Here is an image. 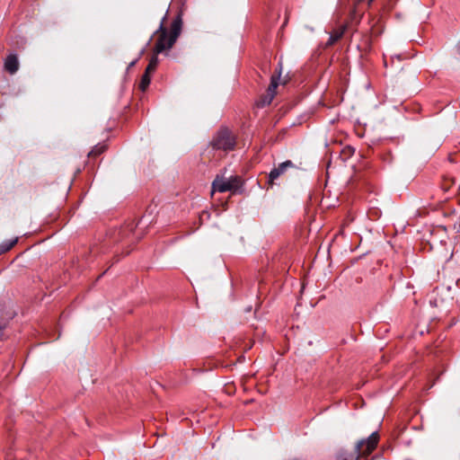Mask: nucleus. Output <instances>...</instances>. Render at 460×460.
<instances>
[{"mask_svg": "<svg viewBox=\"0 0 460 460\" xmlns=\"http://www.w3.org/2000/svg\"><path fill=\"white\" fill-rule=\"evenodd\" d=\"M4 69L11 75L15 74L19 69V61L17 56L10 54L4 60Z\"/></svg>", "mask_w": 460, "mask_h": 460, "instance_id": "nucleus-7", "label": "nucleus"}, {"mask_svg": "<svg viewBox=\"0 0 460 460\" xmlns=\"http://www.w3.org/2000/svg\"><path fill=\"white\" fill-rule=\"evenodd\" d=\"M374 0H369L368 4L370 5Z\"/></svg>", "mask_w": 460, "mask_h": 460, "instance_id": "nucleus-14", "label": "nucleus"}, {"mask_svg": "<svg viewBox=\"0 0 460 460\" xmlns=\"http://www.w3.org/2000/svg\"><path fill=\"white\" fill-rule=\"evenodd\" d=\"M157 65H158V58H157V54L155 53V55H153V57L149 60V64L146 69V72L153 73L155 70Z\"/></svg>", "mask_w": 460, "mask_h": 460, "instance_id": "nucleus-9", "label": "nucleus"}, {"mask_svg": "<svg viewBox=\"0 0 460 460\" xmlns=\"http://www.w3.org/2000/svg\"><path fill=\"white\" fill-rule=\"evenodd\" d=\"M136 61H133L130 63V66H133L135 65Z\"/></svg>", "mask_w": 460, "mask_h": 460, "instance_id": "nucleus-13", "label": "nucleus"}, {"mask_svg": "<svg viewBox=\"0 0 460 460\" xmlns=\"http://www.w3.org/2000/svg\"><path fill=\"white\" fill-rule=\"evenodd\" d=\"M343 35V31H334L330 35L327 45H332L339 40Z\"/></svg>", "mask_w": 460, "mask_h": 460, "instance_id": "nucleus-10", "label": "nucleus"}, {"mask_svg": "<svg viewBox=\"0 0 460 460\" xmlns=\"http://www.w3.org/2000/svg\"><path fill=\"white\" fill-rule=\"evenodd\" d=\"M379 440L377 432H373L367 439L359 441L356 446L358 457L367 456L376 447Z\"/></svg>", "mask_w": 460, "mask_h": 460, "instance_id": "nucleus-4", "label": "nucleus"}, {"mask_svg": "<svg viewBox=\"0 0 460 460\" xmlns=\"http://www.w3.org/2000/svg\"><path fill=\"white\" fill-rule=\"evenodd\" d=\"M242 186L241 177L234 175L229 178L217 175L212 182V194L215 191L226 192L232 191L235 192Z\"/></svg>", "mask_w": 460, "mask_h": 460, "instance_id": "nucleus-2", "label": "nucleus"}, {"mask_svg": "<svg viewBox=\"0 0 460 460\" xmlns=\"http://www.w3.org/2000/svg\"><path fill=\"white\" fill-rule=\"evenodd\" d=\"M212 146L215 149L230 151L235 146V138L230 130L222 128L214 137Z\"/></svg>", "mask_w": 460, "mask_h": 460, "instance_id": "nucleus-3", "label": "nucleus"}, {"mask_svg": "<svg viewBox=\"0 0 460 460\" xmlns=\"http://www.w3.org/2000/svg\"><path fill=\"white\" fill-rule=\"evenodd\" d=\"M17 241H18V239L14 238L11 241L3 243L1 244V252H7L10 249H12L14 246V244L17 243Z\"/></svg>", "mask_w": 460, "mask_h": 460, "instance_id": "nucleus-11", "label": "nucleus"}, {"mask_svg": "<svg viewBox=\"0 0 460 460\" xmlns=\"http://www.w3.org/2000/svg\"><path fill=\"white\" fill-rule=\"evenodd\" d=\"M150 74L151 73H147L146 71L145 74L142 75V78H141V81H140V84H139V88L143 92L146 90V88L148 87V85H149V84L151 82Z\"/></svg>", "mask_w": 460, "mask_h": 460, "instance_id": "nucleus-8", "label": "nucleus"}, {"mask_svg": "<svg viewBox=\"0 0 460 460\" xmlns=\"http://www.w3.org/2000/svg\"><path fill=\"white\" fill-rule=\"evenodd\" d=\"M279 75H280V74L278 76H275V75L271 76L270 84L269 85V88L267 91V96L262 100V105H268L273 100V98L276 94V89L279 85Z\"/></svg>", "mask_w": 460, "mask_h": 460, "instance_id": "nucleus-6", "label": "nucleus"}, {"mask_svg": "<svg viewBox=\"0 0 460 460\" xmlns=\"http://www.w3.org/2000/svg\"><path fill=\"white\" fill-rule=\"evenodd\" d=\"M294 164L291 161H286L279 164L278 167L273 168L269 174V184L273 185L274 181L282 174H284L288 168H293Z\"/></svg>", "mask_w": 460, "mask_h": 460, "instance_id": "nucleus-5", "label": "nucleus"}, {"mask_svg": "<svg viewBox=\"0 0 460 460\" xmlns=\"http://www.w3.org/2000/svg\"><path fill=\"white\" fill-rule=\"evenodd\" d=\"M182 21L178 15L172 22L170 31L164 28V21L161 22L157 33H159L154 51L155 54L170 49L175 43L181 31Z\"/></svg>", "mask_w": 460, "mask_h": 460, "instance_id": "nucleus-1", "label": "nucleus"}, {"mask_svg": "<svg viewBox=\"0 0 460 460\" xmlns=\"http://www.w3.org/2000/svg\"><path fill=\"white\" fill-rule=\"evenodd\" d=\"M103 150V147H95L93 150H92V154H101Z\"/></svg>", "mask_w": 460, "mask_h": 460, "instance_id": "nucleus-12", "label": "nucleus"}, {"mask_svg": "<svg viewBox=\"0 0 460 460\" xmlns=\"http://www.w3.org/2000/svg\"><path fill=\"white\" fill-rule=\"evenodd\" d=\"M457 48H458V49L460 51V42L457 44Z\"/></svg>", "mask_w": 460, "mask_h": 460, "instance_id": "nucleus-16", "label": "nucleus"}, {"mask_svg": "<svg viewBox=\"0 0 460 460\" xmlns=\"http://www.w3.org/2000/svg\"><path fill=\"white\" fill-rule=\"evenodd\" d=\"M374 0H369L368 4L370 5Z\"/></svg>", "mask_w": 460, "mask_h": 460, "instance_id": "nucleus-15", "label": "nucleus"}]
</instances>
